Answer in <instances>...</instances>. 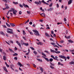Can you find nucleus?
Returning <instances> with one entry per match:
<instances>
[{"instance_id": "obj_1", "label": "nucleus", "mask_w": 74, "mask_h": 74, "mask_svg": "<svg viewBox=\"0 0 74 74\" xmlns=\"http://www.w3.org/2000/svg\"><path fill=\"white\" fill-rule=\"evenodd\" d=\"M12 29L10 28H8L7 29V32L8 33H10V34H13V32H12Z\"/></svg>"}, {"instance_id": "obj_2", "label": "nucleus", "mask_w": 74, "mask_h": 74, "mask_svg": "<svg viewBox=\"0 0 74 74\" xmlns=\"http://www.w3.org/2000/svg\"><path fill=\"white\" fill-rule=\"evenodd\" d=\"M34 32V34L36 36H40V34L38 33V32L37 31L35 30H32Z\"/></svg>"}, {"instance_id": "obj_3", "label": "nucleus", "mask_w": 74, "mask_h": 74, "mask_svg": "<svg viewBox=\"0 0 74 74\" xmlns=\"http://www.w3.org/2000/svg\"><path fill=\"white\" fill-rule=\"evenodd\" d=\"M21 42H22L21 44L22 45H25V46H28L29 45V44L23 42V41L22 40H21Z\"/></svg>"}, {"instance_id": "obj_4", "label": "nucleus", "mask_w": 74, "mask_h": 74, "mask_svg": "<svg viewBox=\"0 0 74 74\" xmlns=\"http://www.w3.org/2000/svg\"><path fill=\"white\" fill-rule=\"evenodd\" d=\"M59 57L60 58H62V59H65V58H66V57L62 55H59Z\"/></svg>"}, {"instance_id": "obj_5", "label": "nucleus", "mask_w": 74, "mask_h": 74, "mask_svg": "<svg viewBox=\"0 0 74 74\" xmlns=\"http://www.w3.org/2000/svg\"><path fill=\"white\" fill-rule=\"evenodd\" d=\"M40 14L42 16H43V17H45L46 16L45 14L44 13L42 14Z\"/></svg>"}, {"instance_id": "obj_6", "label": "nucleus", "mask_w": 74, "mask_h": 74, "mask_svg": "<svg viewBox=\"0 0 74 74\" xmlns=\"http://www.w3.org/2000/svg\"><path fill=\"white\" fill-rule=\"evenodd\" d=\"M58 57L57 56H55L54 57V60H57V61H59V59H58Z\"/></svg>"}, {"instance_id": "obj_7", "label": "nucleus", "mask_w": 74, "mask_h": 74, "mask_svg": "<svg viewBox=\"0 0 74 74\" xmlns=\"http://www.w3.org/2000/svg\"><path fill=\"white\" fill-rule=\"evenodd\" d=\"M17 12V11H16V10H15V9L14 10L13 12V14H14V15H16V13Z\"/></svg>"}, {"instance_id": "obj_8", "label": "nucleus", "mask_w": 74, "mask_h": 74, "mask_svg": "<svg viewBox=\"0 0 74 74\" xmlns=\"http://www.w3.org/2000/svg\"><path fill=\"white\" fill-rule=\"evenodd\" d=\"M23 6H24V7H25L26 8V7H27V8H29V6H28V5H25V3H23Z\"/></svg>"}, {"instance_id": "obj_9", "label": "nucleus", "mask_w": 74, "mask_h": 74, "mask_svg": "<svg viewBox=\"0 0 74 74\" xmlns=\"http://www.w3.org/2000/svg\"><path fill=\"white\" fill-rule=\"evenodd\" d=\"M18 65L20 66V67H22V66L23 67V65L21 63H20V62H18Z\"/></svg>"}, {"instance_id": "obj_10", "label": "nucleus", "mask_w": 74, "mask_h": 74, "mask_svg": "<svg viewBox=\"0 0 74 74\" xmlns=\"http://www.w3.org/2000/svg\"><path fill=\"white\" fill-rule=\"evenodd\" d=\"M16 42L17 43V44L19 45V47H21V44L20 42H18V41H16Z\"/></svg>"}, {"instance_id": "obj_11", "label": "nucleus", "mask_w": 74, "mask_h": 74, "mask_svg": "<svg viewBox=\"0 0 74 74\" xmlns=\"http://www.w3.org/2000/svg\"><path fill=\"white\" fill-rule=\"evenodd\" d=\"M14 9L13 8H11V9L9 11H10V12H13L14 11Z\"/></svg>"}, {"instance_id": "obj_12", "label": "nucleus", "mask_w": 74, "mask_h": 74, "mask_svg": "<svg viewBox=\"0 0 74 74\" xmlns=\"http://www.w3.org/2000/svg\"><path fill=\"white\" fill-rule=\"evenodd\" d=\"M72 0H70L68 2V4H71V2H72Z\"/></svg>"}, {"instance_id": "obj_13", "label": "nucleus", "mask_w": 74, "mask_h": 74, "mask_svg": "<svg viewBox=\"0 0 74 74\" xmlns=\"http://www.w3.org/2000/svg\"><path fill=\"white\" fill-rule=\"evenodd\" d=\"M39 67L40 70L41 71V73H42L43 72V69L40 67Z\"/></svg>"}, {"instance_id": "obj_14", "label": "nucleus", "mask_w": 74, "mask_h": 74, "mask_svg": "<svg viewBox=\"0 0 74 74\" xmlns=\"http://www.w3.org/2000/svg\"><path fill=\"white\" fill-rule=\"evenodd\" d=\"M3 69H4V70H5L7 73H8V71L7 70V69H6V68L5 67H3Z\"/></svg>"}, {"instance_id": "obj_15", "label": "nucleus", "mask_w": 74, "mask_h": 74, "mask_svg": "<svg viewBox=\"0 0 74 74\" xmlns=\"http://www.w3.org/2000/svg\"><path fill=\"white\" fill-rule=\"evenodd\" d=\"M10 25H11L12 27H14V26H15V24L13 23H12V24L10 23Z\"/></svg>"}, {"instance_id": "obj_16", "label": "nucleus", "mask_w": 74, "mask_h": 74, "mask_svg": "<svg viewBox=\"0 0 74 74\" xmlns=\"http://www.w3.org/2000/svg\"><path fill=\"white\" fill-rule=\"evenodd\" d=\"M55 53H56L58 54V53H60V51H55Z\"/></svg>"}, {"instance_id": "obj_17", "label": "nucleus", "mask_w": 74, "mask_h": 74, "mask_svg": "<svg viewBox=\"0 0 74 74\" xmlns=\"http://www.w3.org/2000/svg\"><path fill=\"white\" fill-rule=\"evenodd\" d=\"M68 41L69 42H71V43H73V42H74V41H73L71 40H68Z\"/></svg>"}, {"instance_id": "obj_18", "label": "nucleus", "mask_w": 74, "mask_h": 74, "mask_svg": "<svg viewBox=\"0 0 74 74\" xmlns=\"http://www.w3.org/2000/svg\"><path fill=\"white\" fill-rule=\"evenodd\" d=\"M42 55H44V56H45V57H47V56H46L45 54L43 52L42 53Z\"/></svg>"}, {"instance_id": "obj_19", "label": "nucleus", "mask_w": 74, "mask_h": 74, "mask_svg": "<svg viewBox=\"0 0 74 74\" xmlns=\"http://www.w3.org/2000/svg\"><path fill=\"white\" fill-rule=\"evenodd\" d=\"M65 38H66L68 39V38H70L71 37L70 36H69L68 37H66V36H65Z\"/></svg>"}, {"instance_id": "obj_20", "label": "nucleus", "mask_w": 74, "mask_h": 74, "mask_svg": "<svg viewBox=\"0 0 74 74\" xmlns=\"http://www.w3.org/2000/svg\"><path fill=\"white\" fill-rule=\"evenodd\" d=\"M74 62L73 61L69 63V64H74Z\"/></svg>"}, {"instance_id": "obj_21", "label": "nucleus", "mask_w": 74, "mask_h": 74, "mask_svg": "<svg viewBox=\"0 0 74 74\" xmlns=\"http://www.w3.org/2000/svg\"><path fill=\"white\" fill-rule=\"evenodd\" d=\"M6 24L8 27H10L11 26L9 24H8L7 23H6Z\"/></svg>"}, {"instance_id": "obj_22", "label": "nucleus", "mask_w": 74, "mask_h": 74, "mask_svg": "<svg viewBox=\"0 0 74 74\" xmlns=\"http://www.w3.org/2000/svg\"><path fill=\"white\" fill-rule=\"evenodd\" d=\"M37 60H38V61H39V62H42V60L37 59Z\"/></svg>"}, {"instance_id": "obj_23", "label": "nucleus", "mask_w": 74, "mask_h": 74, "mask_svg": "<svg viewBox=\"0 0 74 74\" xmlns=\"http://www.w3.org/2000/svg\"><path fill=\"white\" fill-rule=\"evenodd\" d=\"M45 59L46 60H47V62H49V59H48L47 58H45Z\"/></svg>"}, {"instance_id": "obj_24", "label": "nucleus", "mask_w": 74, "mask_h": 74, "mask_svg": "<svg viewBox=\"0 0 74 74\" xmlns=\"http://www.w3.org/2000/svg\"><path fill=\"white\" fill-rule=\"evenodd\" d=\"M9 50L10 51V52H13V50H12V49L9 48Z\"/></svg>"}, {"instance_id": "obj_25", "label": "nucleus", "mask_w": 74, "mask_h": 74, "mask_svg": "<svg viewBox=\"0 0 74 74\" xmlns=\"http://www.w3.org/2000/svg\"><path fill=\"white\" fill-rule=\"evenodd\" d=\"M23 35H25V34H26V32H25V30H23Z\"/></svg>"}, {"instance_id": "obj_26", "label": "nucleus", "mask_w": 74, "mask_h": 74, "mask_svg": "<svg viewBox=\"0 0 74 74\" xmlns=\"http://www.w3.org/2000/svg\"><path fill=\"white\" fill-rule=\"evenodd\" d=\"M37 44H38V45H39L40 44V45H42V43L39 42L38 43H37Z\"/></svg>"}, {"instance_id": "obj_27", "label": "nucleus", "mask_w": 74, "mask_h": 74, "mask_svg": "<svg viewBox=\"0 0 74 74\" xmlns=\"http://www.w3.org/2000/svg\"><path fill=\"white\" fill-rule=\"evenodd\" d=\"M58 64H59V65H60L61 66H63V64L61 63L60 62H58Z\"/></svg>"}, {"instance_id": "obj_28", "label": "nucleus", "mask_w": 74, "mask_h": 74, "mask_svg": "<svg viewBox=\"0 0 74 74\" xmlns=\"http://www.w3.org/2000/svg\"><path fill=\"white\" fill-rule=\"evenodd\" d=\"M48 11H52V8H50L49 9H48Z\"/></svg>"}, {"instance_id": "obj_29", "label": "nucleus", "mask_w": 74, "mask_h": 74, "mask_svg": "<svg viewBox=\"0 0 74 74\" xmlns=\"http://www.w3.org/2000/svg\"><path fill=\"white\" fill-rule=\"evenodd\" d=\"M45 35H46V36H47V37H49L50 36L47 33H45Z\"/></svg>"}, {"instance_id": "obj_30", "label": "nucleus", "mask_w": 74, "mask_h": 74, "mask_svg": "<svg viewBox=\"0 0 74 74\" xmlns=\"http://www.w3.org/2000/svg\"><path fill=\"white\" fill-rule=\"evenodd\" d=\"M3 60H6V57H5V56H3Z\"/></svg>"}, {"instance_id": "obj_31", "label": "nucleus", "mask_w": 74, "mask_h": 74, "mask_svg": "<svg viewBox=\"0 0 74 74\" xmlns=\"http://www.w3.org/2000/svg\"><path fill=\"white\" fill-rule=\"evenodd\" d=\"M13 4H18V3L17 2H13Z\"/></svg>"}, {"instance_id": "obj_32", "label": "nucleus", "mask_w": 74, "mask_h": 74, "mask_svg": "<svg viewBox=\"0 0 74 74\" xmlns=\"http://www.w3.org/2000/svg\"><path fill=\"white\" fill-rule=\"evenodd\" d=\"M50 51H51V52H55V51L53 50L52 49H51Z\"/></svg>"}, {"instance_id": "obj_33", "label": "nucleus", "mask_w": 74, "mask_h": 74, "mask_svg": "<svg viewBox=\"0 0 74 74\" xmlns=\"http://www.w3.org/2000/svg\"><path fill=\"white\" fill-rule=\"evenodd\" d=\"M33 53H34L35 55H37V53L35 51H34Z\"/></svg>"}, {"instance_id": "obj_34", "label": "nucleus", "mask_w": 74, "mask_h": 74, "mask_svg": "<svg viewBox=\"0 0 74 74\" xmlns=\"http://www.w3.org/2000/svg\"><path fill=\"white\" fill-rule=\"evenodd\" d=\"M2 26H3V27H4V28H6L7 27L5 25H2Z\"/></svg>"}, {"instance_id": "obj_35", "label": "nucleus", "mask_w": 74, "mask_h": 74, "mask_svg": "<svg viewBox=\"0 0 74 74\" xmlns=\"http://www.w3.org/2000/svg\"><path fill=\"white\" fill-rule=\"evenodd\" d=\"M69 51L70 52H74V50H70Z\"/></svg>"}, {"instance_id": "obj_36", "label": "nucleus", "mask_w": 74, "mask_h": 74, "mask_svg": "<svg viewBox=\"0 0 74 74\" xmlns=\"http://www.w3.org/2000/svg\"><path fill=\"white\" fill-rule=\"evenodd\" d=\"M49 61H50V62H52L53 61V59L52 58L50 59Z\"/></svg>"}, {"instance_id": "obj_37", "label": "nucleus", "mask_w": 74, "mask_h": 74, "mask_svg": "<svg viewBox=\"0 0 74 74\" xmlns=\"http://www.w3.org/2000/svg\"><path fill=\"white\" fill-rule=\"evenodd\" d=\"M52 3H51L49 5V7H52Z\"/></svg>"}, {"instance_id": "obj_38", "label": "nucleus", "mask_w": 74, "mask_h": 74, "mask_svg": "<svg viewBox=\"0 0 74 74\" xmlns=\"http://www.w3.org/2000/svg\"><path fill=\"white\" fill-rule=\"evenodd\" d=\"M51 58H53V59H54L55 58V57H54V56L53 55H51Z\"/></svg>"}, {"instance_id": "obj_39", "label": "nucleus", "mask_w": 74, "mask_h": 74, "mask_svg": "<svg viewBox=\"0 0 74 74\" xmlns=\"http://www.w3.org/2000/svg\"><path fill=\"white\" fill-rule=\"evenodd\" d=\"M17 55H18V54L16 53H15L14 54H13V56H17Z\"/></svg>"}, {"instance_id": "obj_40", "label": "nucleus", "mask_w": 74, "mask_h": 74, "mask_svg": "<svg viewBox=\"0 0 74 74\" xmlns=\"http://www.w3.org/2000/svg\"><path fill=\"white\" fill-rule=\"evenodd\" d=\"M45 52H46L47 53H49L48 51H45Z\"/></svg>"}, {"instance_id": "obj_41", "label": "nucleus", "mask_w": 74, "mask_h": 74, "mask_svg": "<svg viewBox=\"0 0 74 74\" xmlns=\"http://www.w3.org/2000/svg\"><path fill=\"white\" fill-rule=\"evenodd\" d=\"M29 21V20L28 19L27 21H26L25 22V24H26L27 23V22H28Z\"/></svg>"}, {"instance_id": "obj_42", "label": "nucleus", "mask_w": 74, "mask_h": 74, "mask_svg": "<svg viewBox=\"0 0 74 74\" xmlns=\"http://www.w3.org/2000/svg\"><path fill=\"white\" fill-rule=\"evenodd\" d=\"M3 1H4V2H5V3H7V0H2Z\"/></svg>"}, {"instance_id": "obj_43", "label": "nucleus", "mask_w": 74, "mask_h": 74, "mask_svg": "<svg viewBox=\"0 0 74 74\" xmlns=\"http://www.w3.org/2000/svg\"><path fill=\"white\" fill-rule=\"evenodd\" d=\"M51 44H52V45H55V44L54 43L52 42L51 43Z\"/></svg>"}, {"instance_id": "obj_44", "label": "nucleus", "mask_w": 74, "mask_h": 74, "mask_svg": "<svg viewBox=\"0 0 74 74\" xmlns=\"http://www.w3.org/2000/svg\"><path fill=\"white\" fill-rule=\"evenodd\" d=\"M17 49H18V48L16 47H15L14 48L15 51H16V50H17Z\"/></svg>"}, {"instance_id": "obj_45", "label": "nucleus", "mask_w": 74, "mask_h": 74, "mask_svg": "<svg viewBox=\"0 0 74 74\" xmlns=\"http://www.w3.org/2000/svg\"><path fill=\"white\" fill-rule=\"evenodd\" d=\"M30 48L32 50H34V48L33 47H30Z\"/></svg>"}, {"instance_id": "obj_46", "label": "nucleus", "mask_w": 74, "mask_h": 74, "mask_svg": "<svg viewBox=\"0 0 74 74\" xmlns=\"http://www.w3.org/2000/svg\"><path fill=\"white\" fill-rule=\"evenodd\" d=\"M27 14H30V11H27Z\"/></svg>"}, {"instance_id": "obj_47", "label": "nucleus", "mask_w": 74, "mask_h": 74, "mask_svg": "<svg viewBox=\"0 0 74 74\" xmlns=\"http://www.w3.org/2000/svg\"><path fill=\"white\" fill-rule=\"evenodd\" d=\"M33 65L34 67H36V66L35 64H33Z\"/></svg>"}, {"instance_id": "obj_48", "label": "nucleus", "mask_w": 74, "mask_h": 74, "mask_svg": "<svg viewBox=\"0 0 74 74\" xmlns=\"http://www.w3.org/2000/svg\"><path fill=\"white\" fill-rule=\"evenodd\" d=\"M22 14V11H20L19 12V14L20 15H21Z\"/></svg>"}, {"instance_id": "obj_49", "label": "nucleus", "mask_w": 74, "mask_h": 74, "mask_svg": "<svg viewBox=\"0 0 74 74\" xmlns=\"http://www.w3.org/2000/svg\"><path fill=\"white\" fill-rule=\"evenodd\" d=\"M57 8H59V4H57Z\"/></svg>"}, {"instance_id": "obj_50", "label": "nucleus", "mask_w": 74, "mask_h": 74, "mask_svg": "<svg viewBox=\"0 0 74 74\" xmlns=\"http://www.w3.org/2000/svg\"><path fill=\"white\" fill-rule=\"evenodd\" d=\"M10 13V11H8V12L6 14L7 15H8V14Z\"/></svg>"}, {"instance_id": "obj_51", "label": "nucleus", "mask_w": 74, "mask_h": 74, "mask_svg": "<svg viewBox=\"0 0 74 74\" xmlns=\"http://www.w3.org/2000/svg\"><path fill=\"white\" fill-rule=\"evenodd\" d=\"M32 23H33L32 22H30L29 23V24L30 25H32Z\"/></svg>"}, {"instance_id": "obj_52", "label": "nucleus", "mask_w": 74, "mask_h": 74, "mask_svg": "<svg viewBox=\"0 0 74 74\" xmlns=\"http://www.w3.org/2000/svg\"><path fill=\"white\" fill-rule=\"evenodd\" d=\"M38 2H39L40 4H41V1H39Z\"/></svg>"}, {"instance_id": "obj_53", "label": "nucleus", "mask_w": 74, "mask_h": 74, "mask_svg": "<svg viewBox=\"0 0 74 74\" xmlns=\"http://www.w3.org/2000/svg\"><path fill=\"white\" fill-rule=\"evenodd\" d=\"M10 15H11V16H12L13 15V14H12V13H10Z\"/></svg>"}, {"instance_id": "obj_54", "label": "nucleus", "mask_w": 74, "mask_h": 74, "mask_svg": "<svg viewBox=\"0 0 74 74\" xmlns=\"http://www.w3.org/2000/svg\"><path fill=\"white\" fill-rule=\"evenodd\" d=\"M45 4H46V5H49L48 3H47L46 2H45Z\"/></svg>"}, {"instance_id": "obj_55", "label": "nucleus", "mask_w": 74, "mask_h": 74, "mask_svg": "<svg viewBox=\"0 0 74 74\" xmlns=\"http://www.w3.org/2000/svg\"><path fill=\"white\" fill-rule=\"evenodd\" d=\"M29 33L30 34H31V35H33V33H32V32H30Z\"/></svg>"}, {"instance_id": "obj_56", "label": "nucleus", "mask_w": 74, "mask_h": 74, "mask_svg": "<svg viewBox=\"0 0 74 74\" xmlns=\"http://www.w3.org/2000/svg\"><path fill=\"white\" fill-rule=\"evenodd\" d=\"M15 72H18V70L15 69Z\"/></svg>"}, {"instance_id": "obj_57", "label": "nucleus", "mask_w": 74, "mask_h": 74, "mask_svg": "<svg viewBox=\"0 0 74 74\" xmlns=\"http://www.w3.org/2000/svg\"><path fill=\"white\" fill-rule=\"evenodd\" d=\"M50 67L52 69H54V67H53L52 66H50Z\"/></svg>"}, {"instance_id": "obj_58", "label": "nucleus", "mask_w": 74, "mask_h": 74, "mask_svg": "<svg viewBox=\"0 0 74 74\" xmlns=\"http://www.w3.org/2000/svg\"><path fill=\"white\" fill-rule=\"evenodd\" d=\"M64 21H65V22H66V21H67V20L66 19V18H64Z\"/></svg>"}, {"instance_id": "obj_59", "label": "nucleus", "mask_w": 74, "mask_h": 74, "mask_svg": "<svg viewBox=\"0 0 74 74\" xmlns=\"http://www.w3.org/2000/svg\"><path fill=\"white\" fill-rule=\"evenodd\" d=\"M19 6L20 7H21V8L23 7V6H22V5H20Z\"/></svg>"}, {"instance_id": "obj_60", "label": "nucleus", "mask_w": 74, "mask_h": 74, "mask_svg": "<svg viewBox=\"0 0 74 74\" xmlns=\"http://www.w3.org/2000/svg\"><path fill=\"white\" fill-rule=\"evenodd\" d=\"M51 33L52 34H53V31H51Z\"/></svg>"}, {"instance_id": "obj_61", "label": "nucleus", "mask_w": 74, "mask_h": 74, "mask_svg": "<svg viewBox=\"0 0 74 74\" xmlns=\"http://www.w3.org/2000/svg\"><path fill=\"white\" fill-rule=\"evenodd\" d=\"M60 42L61 43H63V42H64V40H62L60 41Z\"/></svg>"}, {"instance_id": "obj_62", "label": "nucleus", "mask_w": 74, "mask_h": 74, "mask_svg": "<svg viewBox=\"0 0 74 74\" xmlns=\"http://www.w3.org/2000/svg\"><path fill=\"white\" fill-rule=\"evenodd\" d=\"M8 8H9V7L8 6H7V7H6V9H8Z\"/></svg>"}, {"instance_id": "obj_63", "label": "nucleus", "mask_w": 74, "mask_h": 74, "mask_svg": "<svg viewBox=\"0 0 74 74\" xmlns=\"http://www.w3.org/2000/svg\"><path fill=\"white\" fill-rule=\"evenodd\" d=\"M67 59H70V57L68 56L67 57Z\"/></svg>"}, {"instance_id": "obj_64", "label": "nucleus", "mask_w": 74, "mask_h": 74, "mask_svg": "<svg viewBox=\"0 0 74 74\" xmlns=\"http://www.w3.org/2000/svg\"><path fill=\"white\" fill-rule=\"evenodd\" d=\"M6 37H8V34H6Z\"/></svg>"}]
</instances>
